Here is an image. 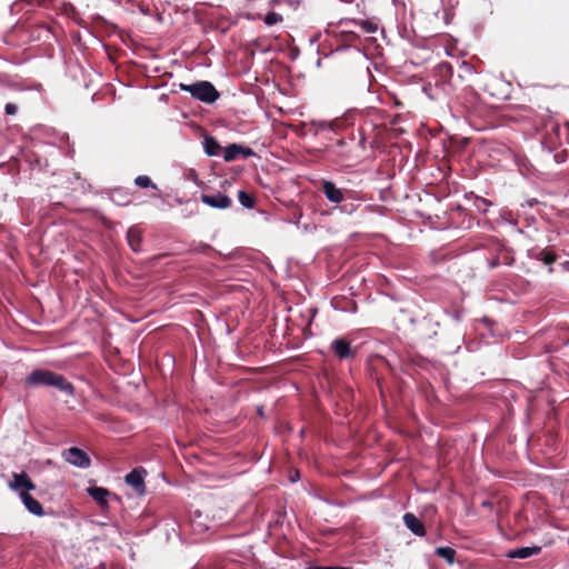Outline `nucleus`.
<instances>
[{
  "instance_id": "f257e3e1",
  "label": "nucleus",
  "mask_w": 569,
  "mask_h": 569,
  "mask_svg": "<svg viewBox=\"0 0 569 569\" xmlns=\"http://www.w3.org/2000/svg\"><path fill=\"white\" fill-rule=\"evenodd\" d=\"M27 382L31 386H51L68 396H73L74 393L73 386L63 376L49 370L39 369L32 371L28 376Z\"/></svg>"
},
{
  "instance_id": "f03ea898",
  "label": "nucleus",
  "mask_w": 569,
  "mask_h": 569,
  "mask_svg": "<svg viewBox=\"0 0 569 569\" xmlns=\"http://www.w3.org/2000/svg\"><path fill=\"white\" fill-rule=\"evenodd\" d=\"M180 89L204 103H213L220 97L217 89L209 81H198L191 84L180 83Z\"/></svg>"
},
{
  "instance_id": "7ed1b4c3",
  "label": "nucleus",
  "mask_w": 569,
  "mask_h": 569,
  "mask_svg": "<svg viewBox=\"0 0 569 569\" xmlns=\"http://www.w3.org/2000/svg\"><path fill=\"white\" fill-rule=\"evenodd\" d=\"M9 488L21 495L36 489V485L26 472L12 473V479L9 481Z\"/></svg>"
},
{
  "instance_id": "20e7f679",
  "label": "nucleus",
  "mask_w": 569,
  "mask_h": 569,
  "mask_svg": "<svg viewBox=\"0 0 569 569\" xmlns=\"http://www.w3.org/2000/svg\"><path fill=\"white\" fill-rule=\"evenodd\" d=\"M63 457L69 463L76 467L88 468L90 466V459L88 455L79 448H69L63 452Z\"/></svg>"
},
{
  "instance_id": "39448f33",
  "label": "nucleus",
  "mask_w": 569,
  "mask_h": 569,
  "mask_svg": "<svg viewBox=\"0 0 569 569\" xmlns=\"http://www.w3.org/2000/svg\"><path fill=\"white\" fill-rule=\"evenodd\" d=\"M144 470L143 469H134L130 473L126 476V482L128 486L132 487L133 490L139 495H143L146 492V486L143 481Z\"/></svg>"
},
{
  "instance_id": "423d86ee",
  "label": "nucleus",
  "mask_w": 569,
  "mask_h": 569,
  "mask_svg": "<svg viewBox=\"0 0 569 569\" xmlns=\"http://www.w3.org/2000/svg\"><path fill=\"white\" fill-rule=\"evenodd\" d=\"M201 201L212 208L227 209L231 206V199L222 193L202 194Z\"/></svg>"
},
{
  "instance_id": "0eeeda50",
  "label": "nucleus",
  "mask_w": 569,
  "mask_h": 569,
  "mask_svg": "<svg viewBox=\"0 0 569 569\" xmlns=\"http://www.w3.org/2000/svg\"><path fill=\"white\" fill-rule=\"evenodd\" d=\"M88 493L101 508H106L108 506V498L111 497L109 490L102 487H90L88 488Z\"/></svg>"
},
{
  "instance_id": "6e6552de",
  "label": "nucleus",
  "mask_w": 569,
  "mask_h": 569,
  "mask_svg": "<svg viewBox=\"0 0 569 569\" xmlns=\"http://www.w3.org/2000/svg\"><path fill=\"white\" fill-rule=\"evenodd\" d=\"M322 191L331 202L339 203L343 200V194L331 181H323Z\"/></svg>"
},
{
  "instance_id": "1a4fd4ad",
  "label": "nucleus",
  "mask_w": 569,
  "mask_h": 569,
  "mask_svg": "<svg viewBox=\"0 0 569 569\" xmlns=\"http://www.w3.org/2000/svg\"><path fill=\"white\" fill-rule=\"evenodd\" d=\"M21 501L27 508L29 512L36 516H42L43 515V508L41 503L36 500L33 497H31L28 492H23L21 495Z\"/></svg>"
},
{
  "instance_id": "9d476101",
  "label": "nucleus",
  "mask_w": 569,
  "mask_h": 569,
  "mask_svg": "<svg viewBox=\"0 0 569 569\" xmlns=\"http://www.w3.org/2000/svg\"><path fill=\"white\" fill-rule=\"evenodd\" d=\"M406 527L417 536H425V527L421 521L413 513H406L403 516Z\"/></svg>"
},
{
  "instance_id": "9b49d317",
  "label": "nucleus",
  "mask_w": 569,
  "mask_h": 569,
  "mask_svg": "<svg viewBox=\"0 0 569 569\" xmlns=\"http://www.w3.org/2000/svg\"><path fill=\"white\" fill-rule=\"evenodd\" d=\"M541 548L540 547H521V548H516L513 550H510L508 552V557L510 558H518V559H526V558H529L531 556H535V555H538L540 552Z\"/></svg>"
},
{
  "instance_id": "f8f14e48",
  "label": "nucleus",
  "mask_w": 569,
  "mask_h": 569,
  "mask_svg": "<svg viewBox=\"0 0 569 569\" xmlns=\"http://www.w3.org/2000/svg\"><path fill=\"white\" fill-rule=\"evenodd\" d=\"M332 348L340 358H347L351 355L349 342L345 339L335 340Z\"/></svg>"
},
{
  "instance_id": "ddd939ff",
  "label": "nucleus",
  "mask_w": 569,
  "mask_h": 569,
  "mask_svg": "<svg viewBox=\"0 0 569 569\" xmlns=\"http://www.w3.org/2000/svg\"><path fill=\"white\" fill-rule=\"evenodd\" d=\"M243 152L246 156L251 154V150L243 151V149L238 144H230L224 149L223 159L226 161H232L237 158V156Z\"/></svg>"
},
{
  "instance_id": "4468645a",
  "label": "nucleus",
  "mask_w": 569,
  "mask_h": 569,
  "mask_svg": "<svg viewBox=\"0 0 569 569\" xmlns=\"http://www.w3.org/2000/svg\"><path fill=\"white\" fill-rule=\"evenodd\" d=\"M129 246L133 251L140 250L141 234L136 228H130L127 233Z\"/></svg>"
},
{
  "instance_id": "2eb2a0df",
  "label": "nucleus",
  "mask_w": 569,
  "mask_h": 569,
  "mask_svg": "<svg viewBox=\"0 0 569 569\" xmlns=\"http://www.w3.org/2000/svg\"><path fill=\"white\" fill-rule=\"evenodd\" d=\"M203 144L206 153L210 157L218 156L221 150L220 144L213 138H206Z\"/></svg>"
},
{
  "instance_id": "dca6fc26",
  "label": "nucleus",
  "mask_w": 569,
  "mask_h": 569,
  "mask_svg": "<svg viewBox=\"0 0 569 569\" xmlns=\"http://www.w3.org/2000/svg\"><path fill=\"white\" fill-rule=\"evenodd\" d=\"M436 555L446 559L448 563H453L456 551L450 547H438Z\"/></svg>"
},
{
  "instance_id": "f3484780",
  "label": "nucleus",
  "mask_w": 569,
  "mask_h": 569,
  "mask_svg": "<svg viewBox=\"0 0 569 569\" xmlns=\"http://www.w3.org/2000/svg\"><path fill=\"white\" fill-rule=\"evenodd\" d=\"M238 200L244 208L251 209L254 206L252 197L242 190L238 192Z\"/></svg>"
},
{
  "instance_id": "a211bd4d",
  "label": "nucleus",
  "mask_w": 569,
  "mask_h": 569,
  "mask_svg": "<svg viewBox=\"0 0 569 569\" xmlns=\"http://www.w3.org/2000/svg\"><path fill=\"white\" fill-rule=\"evenodd\" d=\"M282 20H283L282 16L277 12H270L263 17V22L267 26H273V24L280 23V22H282Z\"/></svg>"
},
{
  "instance_id": "6ab92c4d",
  "label": "nucleus",
  "mask_w": 569,
  "mask_h": 569,
  "mask_svg": "<svg viewBox=\"0 0 569 569\" xmlns=\"http://www.w3.org/2000/svg\"><path fill=\"white\" fill-rule=\"evenodd\" d=\"M136 184L140 188H148V187H151L153 189H156V184L152 183V181L150 180V178L148 176H138L134 180Z\"/></svg>"
},
{
  "instance_id": "aec40b11",
  "label": "nucleus",
  "mask_w": 569,
  "mask_h": 569,
  "mask_svg": "<svg viewBox=\"0 0 569 569\" xmlns=\"http://www.w3.org/2000/svg\"><path fill=\"white\" fill-rule=\"evenodd\" d=\"M361 28L365 30V32L367 33H373L377 31V24L372 23V22H369V21H362L360 23Z\"/></svg>"
},
{
  "instance_id": "412c9836",
  "label": "nucleus",
  "mask_w": 569,
  "mask_h": 569,
  "mask_svg": "<svg viewBox=\"0 0 569 569\" xmlns=\"http://www.w3.org/2000/svg\"><path fill=\"white\" fill-rule=\"evenodd\" d=\"M541 260L545 264H551L556 260V256L551 252L543 253Z\"/></svg>"
},
{
  "instance_id": "4be33fe9",
  "label": "nucleus",
  "mask_w": 569,
  "mask_h": 569,
  "mask_svg": "<svg viewBox=\"0 0 569 569\" xmlns=\"http://www.w3.org/2000/svg\"><path fill=\"white\" fill-rule=\"evenodd\" d=\"M18 108L13 103H7L6 104V113L7 114H14L17 112Z\"/></svg>"
},
{
  "instance_id": "5701e85b",
  "label": "nucleus",
  "mask_w": 569,
  "mask_h": 569,
  "mask_svg": "<svg viewBox=\"0 0 569 569\" xmlns=\"http://www.w3.org/2000/svg\"><path fill=\"white\" fill-rule=\"evenodd\" d=\"M308 569H330V567H317V566H313V567H309Z\"/></svg>"
},
{
  "instance_id": "b1692460",
  "label": "nucleus",
  "mask_w": 569,
  "mask_h": 569,
  "mask_svg": "<svg viewBox=\"0 0 569 569\" xmlns=\"http://www.w3.org/2000/svg\"><path fill=\"white\" fill-rule=\"evenodd\" d=\"M330 569H351L350 567H330Z\"/></svg>"
}]
</instances>
